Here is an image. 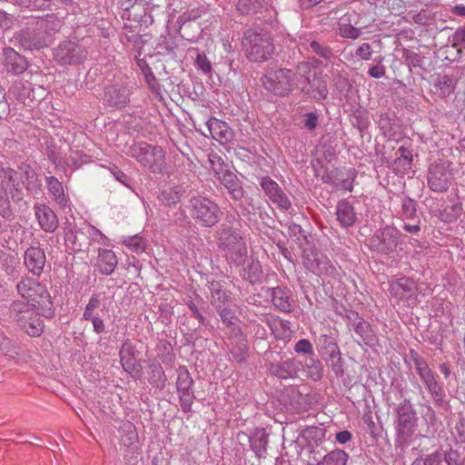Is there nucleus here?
<instances>
[{
  "label": "nucleus",
  "instance_id": "f257e3e1",
  "mask_svg": "<svg viewBox=\"0 0 465 465\" xmlns=\"http://www.w3.org/2000/svg\"><path fill=\"white\" fill-rule=\"evenodd\" d=\"M63 25V19L55 14L38 16L16 33V40L25 50L39 51L54 43Z\"/></svg>",
  "mask_w": 465,
  "mask_h": 465
},
{
  "label": "nucleus",
  "instance_id": "f03ea898",
  "mask_svg": "<svg viewBox=\"0 0 465 465\" xmlns=\"http://www.w3.org/2000/svg\"><path fill=\"white\" fill-rule=\"evenodd\" d=\"M242 44L246 57L254 63L269 60L275 49L271 34L262 28L247 29Z\"/></svg>",
  "mask_w": 465,
  "mask_h": 465
},
{
  "label": "nucleus",
  "instance_id": "7ed1b4c3",
  "mask_svg": "<svg viewBox=\"0 0 465 465\" xmlns=\"http://www.w3.org/2000/svg\"><path fill=\"white\" fill-rule=\"evenodd\" d=\"M17 291L25 303L30 304L31 308L36 309L46 318L54 315L53 302L51 296L45 285H42L35 279L26 278L17 284Z\"/></svg>",
  "mask_w": 465,
  "mask_h": 465
},
{
  "label": "nucleus",
  "instance_id": "20e7f679",
  "mask_svg": "<svg viewBox=\"0 0 465 465\" xmlns=\"http://www.w3.org/2000/svg\"><path fill=\"white\" fill-rule=\"evenodd\" d=\"M128 153L153 173L161 174L166 166L165 152L161 146H153L145 142L134 143Z\"/></svg>",
  "mask_w": 465,
  "mask_h": 465
},
{
  "label": "nucleus",
  "instance_id": "39448f33",
  "mask_svg": "<svg viewBox=\"0 0 465 465\" xmlns=\"http://www.w3.org/2000/svg\"><path fill=\"white\" fill-rule=\"evenodd\" d=\"M11 316L17 325L31 337H38L44 331V322L36 309L31 308L25 301H15L10 307Z\"/></svg>",
  "mask_w": 465,
  "mask_h": 465
},
{
  "label": "nucleus",
  "instance_id": "423d86ee",
  "mask_svg": "<svg viewBox=\"0 0 465 465\" xmlns=\"http://www.w3.org/2000/svg\"><path fill=\"white\" fill-rule=\"evenodd\" d=\"M187 208L192 218L203 227L214 226L222 216L219 206L210 199L202 196L192 197Z\"/></svg>",
  "mask_w": 465,
  "mask_h": 465
},
{
  "label": "nucleus",
  "instance_id": "0eeeda50",
  "mask_svg": "<svg viewBox=\"0 0 465 465\" xmlns=\"http://www.w3.org/2000/svg\"><path fill=\"white\" fill-rule=\"evenodd\" d=\"M396 433L400 444L408 443L418 427L416 411L410 400H403L396 408Z\"/></svg>",
  "mask_w": 465,
  "mask_h": 465
},
{
  "label": "nucleus",
  "instance_id": "6e6552de",
  "mask_svg": "<svg viewBox=\"0 0 465 465\" xmlns=\"http://www.w3.org/2000/svg\"><path fill=\"white\" fill-rule=\"evenodd\" d=\"M401 236L396 227L386 225L377 230L369 239V247L380 254L393 256L401 244Z\"/></svg>",
  "mask_w": 465,
  "mask_h": 465
},
{
  "label": "nucleus",
  "instance_id": "1a4fd4ad",
  "mask_svg": "<svg viewBox=\"0 0 465 465\" xmlns=\"http://www.w3.org/2000/svg\"><path fill=\"white\" fill-rule=\"evenodd\" d=\"M219 246L224 252L226 260L240 265L247 254L242 237L232 228H223L219 238Z\"/></svg>",
  "mask_w": 465,
  "mask_h": 465
},
{
  "label": "nucleus",
  "instance_id": "9d476101",
  "mask_svg": "<svg viewBox=\"0 0 465 465\" xmlns=\"http://www.w3.org/2000/svg\"><path fill=\"white\" fill-rule=\"evenodd\" d=\"M293 77L294 74L291 69H271L263 76L262 84L265 89L275 95L286 96L292 90Z\"/></svg>",
  "mask_w": 465,
  "mask_h": 465
},
{
  "label": "nucleus",
  "instance_id": "9b49d317",
  "mask_svg": "<svg viewBox=\"0 0 465 465\" xmlns=\"http://www.w3.org/2000/svg\"><path fill=\"white\" fill-rule=\"evenodd\" d=\"M54 60L61 64H79L85 58L84 51L74 42L65 40L53 49Z\"/></svg>",
  "mask_w": 465,
  "mask_h": 465
},
{
  "label": "nucleus",
  "instance_id": "f8f14e48",
  "mask_svg": "<svg viewBox=\"0 0 465 465\" xmlns=\"http://www.w3.org/2000/svg\"><path fill=\"white\" fill-rule=\"evenodd\" d=\"M24 181L17 171L10 167L7 163L0 162V189L8 191L11 198L15 201L23 199L22 185Z\"/></svg>",
  "mask_w": 465,
  "mask_h": 465
},
{
  "label": "nucleus",
  "instance_id": "ddd939ff",
  "mask_svg": "<svg viewBox=\"0 0 465 465\" xmlns=\"http://www.w3.org/2000/svg\"><path fill=\"white\" fill-rule=\"evenodd\" d=\"M349 455L343 450L336 449L326 454L310 445L308 465H346Z\"/></svg>",
  "mask_w": 465,
  "mask_h": 465
},
{
  "label": "nucleus",
  "instance_id": "4468645a",
  "mask_svg": "<svg viewBox=\"0 0 465 465\" xmlns=\"http://www.w3.org/2000/svg\"><path fill=\"white\" fill-rule=\"evenodd\" d=\"M301 92L316 102L326 99L328 95L327 84L323 80L322 72H314L313 75L304 80Z\"/></svg>",
  "mask_w": 465,
  "mask_h": 465
},
{
  "label": "nucleus",
  "instance_id": "2eb2a0df",
  "mask_svg": "<svg viewBox=\"0 0 465 465\" xmlns=\"http://www.w3.org/2000/svg\"><path fill=\"white\" fill-rule=\"evenodd\" d=\"M138 351L135 345L129 340H126L121 347L119 355L123 369L131 374L141 376L142 367L140 361L137 360Z\"/></svg>",
  "mask_w": 465,
  "mask_h": 465
},
{
  "label": "nucleus",
  "instance_id": "dca6fc26",
  "mask_svg": "<svg viewBox=\"0 0 465 465\" xmlns=\"http://www.w3.org/2000/svg\"><path fill=\"white\" fill-rule=\"evenodd\" d=\"M214 172L233 201L237 202L243 198L245 192L242 182L233 172L228 169L223 170V168L214 170Z\"/></svg>",
  "mask_w": 465,
  "mask_h": 465
},
{
  "label": "nucleus",
  "instance_id": "f3484780",
  "mask_svg": "<svg viewBox=\"0 0 465 465\" xmlns=\"http://www.w3.org/2000/svg\"><path fill=\"white\" fill-rule=\"evenodd\" d=\"M303 370L302 361L295 358L288 359L282 361L270 362L269 371L272 375L279 379H294L299 376L300 371Z\"/></svg>",
  "mask_w": 465,
  "mask_h": 465
},
{
  "label": "nucleus",
  "instance_id": "a211bd4d",
  "mask_svg": "<svg viewBox=\"0 0 465 465\" xmlns=\"http://www.w3.org/2000/svg\"><path fill=\"white\" fill-rule=\"evenodd\" d=\"M428 185L436 193H444L450 186L449 173L443 164H433L429 168Z\"/></svg>",
  "mask_w": 465,
  "mask_h": 465
},
{
  "label": "nucleus",
  "instance_id": "6ab92c4d",
  "mask_svg": "<svg viewBox=\"0 0 465 465\" xmlns=\"http://www.w3.org/2000/svg\"><path fill=\"white\" fill-rule=\"evenodd\" d=\"M130 89L125 85H111L105 89L104 100L111 107L124 108L130 102Z\"/></svg>",
  "mask_w": 465,
  "mask_h": 465
},
{
  "label": "nucleus",
  "instance_id": "aec40b11",
  "mask_svg": "<svg viewBox=\"0 0 465 465\" xmlns=\"http://www.w3.org/2000/svg\"><path fill=\"white\" fill-rule=\"evenodd\" d=\"M25 264L28 271L35 276H40L44 271L46 257L43 249L30 247L25 252Z\"/></svg>",
  "mask_w": 465,
  "mask_h": 465
},
{
  "label": "nucleus",
  "instance_id": "412c9836",
  "mask_svg": "<svg viewBox=\"0 0 465 465\" xmlns=\"http://www.w3.org/2000/svg\"><path fill=\"white\" fill-rule=\"evenodd\" d=\"M35 214L40 227L46 232H54L59 224L55 213L44 203H37L34 207Z\"/></svg>",
  "mask_w": 465,
  "mask_h": 465
},
{
  "label": "nucleus",
  "instance_id": "4be33fe9",
  "mask_svg": "<svg viewBox=\"0 0 465 465\" xmlns=\"http://www.w3.org/2000/svg\"><path fill=\"white\" fill-rule=\"evenodd\" d=\"M272 302L275 308L282 312H291L293 310L292 291L286 287L277 286L269 289Z\"/></svg>",
  "mask_w": 465,
  "mask_h": 465
},
{
  "label": "nucleus",
  "instance_id": "5701e85b",
  "mask_svg": "<svg viewBox=\"0 0 465 465\" xmlns=\"http://www.w3.org/2000/svg\"><path fill=\"white\" fill-rule=\"evenodd\" d=\"M211 136L222 144L229 143L233 137V131L223 121L213 118L207 122Z\"/></svg>",
  "mask_w": 465,
  "mask_h": 465
},
{
  "label": "nucleus",
  "instance_id": "b1692460",
  "mask_svg": "<svg viewBox=\"0 0 465 465\" xmlns=\"http://www.w3.org/2000/svg\"><path fill=\"white\" fill-rule=\"evenodd\" d=\"M4 54L7 72L21 74L28 68L27 59L13 48H5Z\"/></svg>",
  "mask_w": 465,
  "mask_h": 465
},
{
  "label": "nucleus",
  "instance_id": "393cba45",
  "mask_svg": "<svg viewBox=\"0 0 465 465\" xmlns=\"http://www.w3.org/2000/svg\"><path fill=\"white\" fill-rule=\"evenodd\" d=\"M410 358L413 361L417 373L425 386L431 385V383L437 381L425 359L415 350L410 351Z\"/></svg>",
  "mask_w": 465,
  "mask_h": 465
},
{
  "label": "nucleus",
  "instance_id": "a878e982",
  "mask_svg": "<svg viewBox=\"0 0 465 465\" xmlns=\"http://www.w3.org/2000/svg\"><path fill=\"white\" fill-rule=\"evenodd\" d=\"M209 290L211 292V303L216 310H221L228 305L231 299L230 293L220 282L212 281Z\"/></svg>",
  "mask_w": 465,
  "mask_h": 465
},
{
  "label": "nucleus",
  "instance_id": "bb28decb",
  "mask_svg": "<svg viewBox=\"0 0 465 465\" xmlns=\"http://www.w3.org/2000/svg\"><path fill=\"white\" fill-rule=\"evenodd\" d=\"M117 263V258L113 251L108 249L99 250L96 265L101 273L105 275L111 274Z\"/></svg>",
  "mask_w": 465,
  "mask_h": 465
},
{
  "label": "nucleus",
  "instance_id": "cd10ccee",
  "mask_svg": "<svg viewBox=\"0 0 465 465\" xmlns=\"http://www.w3.org/2000/svg\"><path fill=\"white\" fill-rule=\"evenodd\" d=\"M391 293L400 298H408L417 291L416 282L407 277H401L391 285Z\"/></svg>",
  "mask_w": 465,
  "mask_h": 465
},
{
  "label": "nucleus",
  "instance_id": "c85d7f7f",
  "mask_svg": "<svg viewBox=\"0 0 465 465\" xmlns=\"http://www.w3.org/2000/svg\"><path fill=\"white\" fill-rule=\"evenodd\" d=\"M337 220L343 227L351 226L356 221V214L353 207L348 201H340L336 208Z\"/></svg>",
  "mask_w": 465,
  "mask_h": 465
},
{
  "label": "nucleus",
  "instance_id": "c756f323",
  "mask_svg": "<svg viewBox=\"0 0 465 465\" xmlns=\"http://www.w3.org/2000/svg\"><path fill=\"white\" fill-rule=\"evenodd\" d=\"M184 193L185 188L183 185H174L163 190L158 195V200L165 206H173L181 201Z\"/></svg>",
  "mask_w": 465,
  "mask_h": 465
},
{
  "label": "nucleus",
  "instance_id": "7c9ffc66",
  "mask_svg": "<svg viewBox=\"0 0 465 465\" xmlns=\"http://www.w3.org/2000/svg\"><path fill=\"white\" fill-rule=\"evenodd\" d=\"M64 240L71 244V248L74 252L82 251L89 244L88 238L82 230L69 229L65 232Z\"/></svg>",
  "mask_w": 465,
  "mask_h": 465
},
{
  "label": "nucleus",
  "instance_id": "2f4dec72",
  "mask_svg": "<svg viewBox=\"0 0 465 465\" xmlns=\"http://www.w3.org/2000/svg\"><path fill=\"white\" fill-rule=\"evenodd\" d=\"M46 185L50 194L53 196L54 200L60 205L64 207L66 205L67 200L64 195V188L62 183L58 181L54 176H50L46 178Z\"/></svg>",
  "mask_w": 465,
  "mask_h": 465
},
{
  "label": "nucleus",
  "instance_id": "473e14b6",
  "mask_svg": "<svg viewBox=\"0 0 465 465\" xmlns=\"http://www.w3.org/2000/svg\"><path fill=\"white\" fill-rule=\"evenodd\" d=\"M354 331L360 336L362 341L367 345H373L376 341L375 334L368 322L364 319L353 324Z\"/></svg>",
  "mask_w": 465,
  "mask_h": 465
},
{
  "label": "nucleus",
  "instance_id": "72a5a7b5",
  "mask_svg": "<svg viewBox=\"0 0 465 465\" xmlns=\"http://www.w3.org/2000/svg\"><path fill=\"white\" fill-rule=\"evenodd\" d=\"M242 278L252 284L262 282V270L258 261L252 260L243 269Z\"/></svg>",
  "mask_w": 465,
  "mask_h": 465
},
{
  "label": "nucleus",
  "instance_id": "f704fd0d",
  "mask_svg": "<svg viewBox=\"0 0 465 465\" xmlns=\"http://www.w3.org/2000/svg\"><path fill=\"white\" fill-rule=\"evenodd\" d=\"M249 441L252 450L258 456H261L263 452L266 451L268 444V434L263 430H258L250 437Z\"/></svg>",
  "mask_w": 465,
  "mask_h": 465
},
{
  "label": "nucleus",
  "instance_id": "c9c22d12",
  "mask_svg": "<svg viewBox=\"0 0 465 465\" xmlns=\"http://www.w3.org/2000/svg\"><path fill=\"white\" fill-rule=\"evenodd\" d=\"M396 159L394 164L396 168L401 169L402 173H405L411 167L412 163V152L404 147L401 146L396 152Z\"/></svg>",
  "mask_w": 465,
  "mask_h": 465
},
{
  "label": "nucleus",
  "instance_id": "e433bc0d",
  "mask_svg": "<svg viewBox=\"0 0 465 465\" xmlns=\"http://www.w3.org/2000/svg\"><path fill=\"white\" fill-rule=\"evenodd\" d=\"M319 346L321 352L324 360L331 357L332 355L338 354L340 349L334 339L329 335H321L319 338Z\"/></svg>",
  "mask_w": 465,
  "mask_h": 465
},
{
  "label": "nucleus",
  "instance_id": "4c0bfd02",
  "mask_svg": "<svg viewBox=\"0 0 465 465\" xmlns=\"http://www.w3.org/2000/svg\"><path fill=\"white\" fill-rule=\"evenodd\" d=\"M149 382L157 389H163L165 386L166 376L162 366L159 363H151Z\"/></svg>",
  "mask_w": 465,
  "mask_h": 465
},
{
  "label": "nucleus",
  "instance_id": "58836bf2",
  "mask_svg": "<svg viewBox=\"0 0 465 465\" xmlns=\"http://www.w3.org/2000/svg\"><path fill=\"white\" fill-rule=\"evenodd\" d=\"M193 384V380L190 372L185 367H181L178 370V377L176 381L177 390L179 392L191 391Z\"/></svg>",
  "mask_w": 465,
  "mask_h": 465
},
{
  "label": "nucleus",
  "instance_id": "ea45409f",
  "mask_svg": "<svg viewBox=\"0 0 465 465\" xmlns=\"http://www.w3.org/2000/svg\"><path fill=\"white\" fill-rule=\"evenodd\" d=\"M10 91L17 96L18 99L25 100L30 97L32 84L28 81L18 80L12 84Z\"/></svg>",
  "mask_w": 465,
  "mask_h": 465
},
{
  "label": "nucleus",
  "instance_id": "a19ab883",
  "mask_svg": "<svg viewBox=\"0 0 465 465\" xmlns=\"http://www.w3.org/2000/svg\"><path fill=\"white\" fill-rule=\"evenodd\" d=\"M306 368L310 377L314 381H319L322 378V364L319 360L310 357L305 360L303 368Z\"/></svg>",
  "mask_w": 465,
  "mask_h": 465
},
{
  "label": "nucleus",
  "instance_id": "79ce46f5",
  "mask_svg": "<svg viewBox=\"0 0 465 465\" xmlns=\"http://www.w3.org/2000/svg\"><path fill=\"white\" fill-rule=\"evenodd\" d=\"M435 85L439 87L440 96L446 97L454 92L456 81L450 75H443L438 78V82Z\"/></svg>",
  "mask_w": 465,
  "mask_h": 465
},
{
  "label": "nucleus",
  "instance_id": "37998d69",
  "mask_svg": "<svg viewBox=\"0 0 465 465\" xmlns=\"http://www.w3.org/2000/svg\"><path fill=\"white\" fill-rule=\"evenodd\" d=\"M417 213V203L410 198L409 196H405L402 199L401 203V216L405 220H414Z\"/></svg>",
  "mask_w": 465,
  "mask_h": 465
},
{
  "label": "nucleus",
  "instance_id": "c03bdc74",
  "mask_svg": "<svg viewBox=\"0 0 465 465\" xmlns=\"http://www.w3.org/2000/svg\"><path fill=\"white\" fill-rule=\"evenodd\" d=\"M263 7V0H239L237 9L242 14L256 13Z\"/></svg>",
  "mask_w": 465,
  "mask_h": 465
},
{
  "label": "nucleus",
  "instance_id": "a18cd8bd",
  "mask_svg": "<svg viewBox=\"0 0 465 465\" xmlns=\"http://www.w3.org/2000/svg\"><path fill=\"white\" fill-rule=\"evenodd\" d=\"M351 122L361 133L367 129L370 124L367 113L361 109L355 110L351 114Z\"/></svg>",
  "mask_w": 465,
  "mask_h": 465
},
{
  "label": "nucleus",
  "instance_id": "49530a36",
  "mask_svg": "<svg viewBox=\"0 0 465 465\" xmlns=\"http://www.w3.org/2000/svg\"><path fill=\"white\" fill-rule=\"evenodd\" d=\"M288 234L291 238L294 239L300 247H302L304 243H308L307 235L305 234L304 230L299 224H290L288 227Z\"/></svg>",
  "mask_w": 465,
  "mask_h": 465
},
{
  "label": "nucleus",
  "instance_id": "de8ad7c7",
  "mask_svg": "<svg viewBox=\"0 0 465 465\" xmlns=\"http://www.w3.org/2000/svg\"><path fill=\"white\" fill-rule=\"evenodd\" d=\"M50 0H12L14 5L23 8L45 10L48 7Z\"/></svg>",
  "mask_w": 465,
  "mask_h": 465
},
{
  "label": "nucleus",
  "instance_id": "09e8293b",
  "mask_svg": "<svg viewBox=\"0 0 465 465\" xmlns=\"http://www.w3.org/2000/svg\"><path fill=\"white\" fill-rule=\"evenodd\" d=\"M441 455L443 460L447 463V465H463L464 459L461 458L459 450H453L452 448H449L446 450L441 449Z\"/></svg>",
  "mask_w": 465,
  "mask_h": 465
},
{
  "label": "nucleus",
  "instance_id": "8fccbe9b",
  "mask_svg": "<svg viewBox=\"0 0 465 465\" xmlns=\"http://www.w3.org/2000/svg\"><path fill=\"white\" fill-rule=\"evenodd\" d=\"M325 361L331 368V371L337 377H341L344 374V361L341 358V351L338 354L325 360Z\"/></svg>",
  "mask_w": 465,
  "mask_h": 465
},
{
  "label": "nucleus",
  "instance_id": "3c124183",
  "mask_svg": "<svg viewBox=\"0 0 465 465\" xmlns=\"http://www.w3.org/2000/svg\"><path fill=\"white\" fill-rule=\"evenodd\" d=\"M9 194L8 191L0 189V215L5 218H9L13 215Z\"/></svg>",
  "mask_w": 465,
  "mask_h": 465
},
{
  "label": "nucleus",
  "instance_id": "603ef678",
  "mask_svg": "<svg viewBox=\"0 0 465 465\" xmlns=\"http://www.w3.org/2000/svg\"><path fill=\"white\" fill-rule=\"evenodd\" d=\"M124 242L135 252H143L146 246L144 239L138 235L127 236L124 238Z\"/></svg>",
  "mask_w": 465,
  "mask_h": 465
},
{
  "label": "nucleus",
  "instance_id": "864d4df0",
  "mask_svg": "<svg viewBox=\"0 0 465 465\" xmlns=\"http://www.w3.org/2000/svg\"><path fill=\"white\" fill-rule=\"evenodd\" d=\"M143 73L152 93L160 95L161 84L157 82L156 77L154 76L151 68L148 65H145V67L143 68Z\"/></svg>",
  "mask_w": 465,
  "mask_h": 465
},
{
  "label": "nucleus",
  "instance_id": "5fc2aeb1",
  "mask_svg": "<svg viewBox=\"0 0 465 465\" xmlns=\"http://www.w3.org/2000/svg\"><path fill=\"white\" fill-rule=\"evenodd\" d=\"M260 185L270 199L282 190L278 183L268 176L261 180Z\"/></svg>",
  "mask_w": 465,
  "mask_h": 465
},
{
  "label": "nucleus",
  "instance_id": "6e6d98bb",
  "mask_svg": "<svg viewBox=\"0 0 465 465\" xmlns=\"http://www.w3.org/2000/svg\"><path fill=\"white\" fill-rule=\"evenodd\" d=\"M309 47L313 53L326 60H330L333 56L331 49L324 45H322L318 41H310Z\"/></svg>",
  "mask_w": 465,
  "mask_h": 465
},
{
  "label": "nucleus",
  "instance_id": "4d7b16f0",
  "mask_svg": "<svg viewBox=\"0 0 465 465\" xmlns=\"http://www.w3.org/2000/svg\"><path fill=\"white\" fill-rule=\"evenodd\" d=\"M102 293L101 292H95L93 293L92 296L89 299L88 303L86 304L83 317H88L87 315L90 314H96L95 311L100 308L101 302H102Z\"/></svg>",
  "mask_w": 465,
  "mask_h": 465
},
{
  "label": "nucleus",
  "instance_id": "13d9d810",
  "mask_svg": "<svg viewBox=\"0 0 465 465\" xmlns=\"http://www.w3.org/2000/svg\"><path fill=\"white\" fill-rule=\"evenodd\" d=\"M331 269L329 260L315 258L312 263L310 270L316 275L327 273Z\"/></svg>",
  "mask_w": 465,
  "mask_h": 465
},
{
  "label": "nucleus",
  "instance_id": "bf43d9fd",
  "mask_svg": "<svg viewBox=\"0 0 465 465\" xmlns=\"http://www.w3.org/2000/svg\"><path fill=\"white\" fill-rule=\"evenodd\" d=\"M314 72H318L317 69L310 62H300L296 65V73L304 80L313 75Z\"/></svg>",
  "mask_w": 465,
  "mask_h": 465
},
{
  "label": "nucleus",
  "instance_id": "052dcab7",
  "mask_svg": "<svg viewBox=\"0 0 465 465\" xmlns=\"http://www.w3.org/2000/svg\"><path fill=\"white\" fill-rule=\"evenodd\" d=\"M403 57L409 66L422 67L423 65V57L413 51L404 50Z\"/></svg>",
  "mask_w": 465,
  "mask_h": 465
},
{
  "label": "nucleus",
  "instance_id": "680f3d73",
  "mask_svg": "<svg viewBox=\"0 0 465 465\" xmlns=\"http://www.w3.org/2000/svg\"><path fill=\"white\" fill-rule=\"evenodd\" d=\"M319 118L320 114L316 112L306 113L303 119V127L310 132L314 131L319 124Z\"/></svg>",
  "mask_w": 465,
  "mask_h": 465
},
{
  "label": "nucleus",
  "instance_id": "e2e57ef3",
  "mask_svg": "<svg viewBox=\"0 0 465 465\" xmlns=\"http://www.w3.org/2000/svg\"><path fill=\"white\" fill-rule=\"evenodd\" d=\"M110 170L115 180H117L119 183H121L127 188H133V180L121 169L114 165Z\"/></svg>",
  "mask_w": 465,
  "mask_h": 465
},
{
  "label": "nucleus",
  "instance_id": "0e129e2a",
  "mask_svg": "<svg viewBox=\"0 0 465 465\" xmlns=\"http://www.w3.org/2000/svg\"><path fill=\"white\" fill-rule=\"evenodd\" d=\"M361 30L350 24L342 25L340 27V35L344 38L358 39L361 36Z\"/></svg>",
  "mask_w": 465,
  "mask_h": 465
},
{
  "label": "nucleus",
  "instance_id": "69168bd1",
  "mask_svg": "<svg viewBox=\"0 0 465 465\" xmlns=\"http://www.w3.org/2000/svg\"><path fill=\"white\" fill-rule=\"evenodd\" d=\"M426 387L429 390L430 393L431 394L432 398L434 399L435 403L438 405H442V403L444 402V392L441 387L438 384V382L435 381L431 383V385H427Z\"/></svg>",
  "mask_w": 465,
  "mask_h": 465
},
{
  "label": "nucleus",
  "instance_id": "338daca9",
  "mask_svg": "<svg viewBox=\"0 0 465 465\" xmlns=\"http://www.w3.org/2000/svg\"><path fill=\"white\" fill-rule=\"evenodd\" d=\"M271 201L277 204V206L282 210H288L292 203L286 193L281 190L273 196Z\"/></svg>",
  "mask_w": 465,
  "mask_h": 465
},
{
  "label": "nucleus",
  "instance_id": "774afa93",
  "mask_svg": "<svg viewBox=\"0 0 465 465\" xmlns=\"http://www.w3.org/2000/svg\"><path fill=\"white\" fill-rule=\"evenodd\" d=\"M452 38L453 46L459 50L465 49V26L457 29Z\"/></svg>",
  "mask_w": 465,
  "mask_h": 465
}]
</instances>
